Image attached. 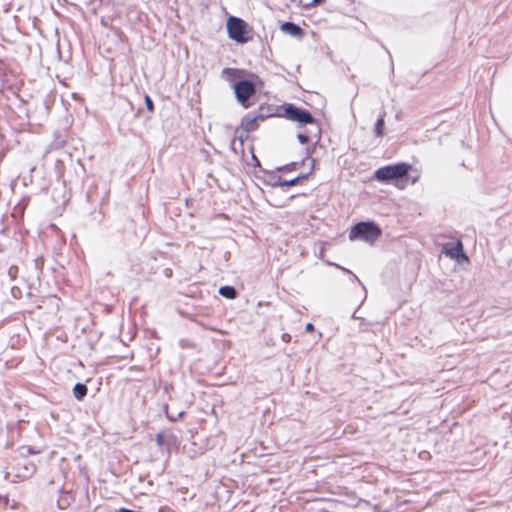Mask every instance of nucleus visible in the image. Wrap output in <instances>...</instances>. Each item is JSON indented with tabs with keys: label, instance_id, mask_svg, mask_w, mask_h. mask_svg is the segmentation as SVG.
I'll list each match as a JSON object with an SVG mask.
<instances>
[{
	"label": "nucleus",
	"instance_id": "f257e3e1",
	"mask_svg": "<svg viewBox=\"0 0 512 512\" xmlns=\"http://www.w3.org/2000/svg\"><path fill=\"white\" fill-rule=\"evenodd\" d=\"M411 168L410 164L404 162L386 165L375 171L374 178L380 182L402 179L407 176Z\"/></svg>",
	"mask_w": 512,
	"mask_h": 512
},
{
	"label": "nucleus",
	"instance_id": "f03ea898",
	"mask_svg": "<svg viewBox=\"0 0 512 512\" xmlns=\"http://www.w3.org/2000/svg\"><path fill=\"white\" fill-rule=\"evenodd\" d=\"M381 235L380 228L373 222H359L355 224L349 233L351 241L361 240L372 243Z\"/></svg>",
	"mask_w": 512,
	"mask_h": 512
},
{
	"label": "nucleus",
	"instance_id": "7ed1b4c3",
	"mask_svg": "<svg viewBox=\"0 0 512 512\" xmlns=\"http://www.w3.org/2000/svg\"><path fill=\"white\" fill-rule=\"evenodd\" d=\"M285 116L287 119L297 122L298 124L304 126V125H315L316 130L318 131V126L316 123V120L312 116V114L302 108L296 107L293 104H288L285 109Z\"/></svg>",
	"mask_w": 512,
	"mask_h": 512
},
{
	"label": "nucleus",
	"instance_id": "20e7f679",
	"mask_svg": "<svg viewBox=\"0 0 512 512\" xmlns=\"http://www.w3.org/2000/svg\"><path fill=\"white\" fill-rule=\"evenodd\" d=\"M246 26V23L242 19L230 16L227 20V30L229 37L239 43L246 42L248 39L245 36Z\"/></svg>",
	"mask_w": 512,
	"mask_h": 512
},
{
	"label": "nucleus",
	"instance_id": "39448f33",
	"mask_svg": "<svg viewBox=\"0 0 512 512\" xmlns=\"http://www.w3.org/2000/svg\"><path fill=\"white\" fill-rule=\"evenodd\" d=\"M234 92L237 101L245 108H248L249 98L255 94V85L249 80H240L234 85Z\"/></svg>",
	"mask_w": 512,
	"mask_h": 512
},
{
	"label": "nucleus",
	"instance_id": "423d86ee",
	"mask_svg": "<svg viewBox=\"0 0 512 512\" xmlns=\"http://www.w3.org/2000/svg\"><path fill=\"white\" fill-rule=\"evenodd\" d=\"M442 252L449 258L455 259L458 262L462 260H468L467 256L463 252V245L460 240L453 244H448L443 247Z\"/></svg>",
	"mask_w": 512,
	"mask_h": 512
},
{
	"label": "nucleus",
	"instance_id": "0eeeda50",
	"mask_svg": "<svg viewBox=\"0 0 512 512\" xmlns=\"http://www.w3.org/2000/svg\"><path fill=\"white\" fill-rule=\"evenodd\" d=\"M156 443L159 448H165L167 452H169L170 447L176 443V437L172 433L165 434L163 432H159L156 435Z\"/></svg>",
	"mask_w": 512,
	"mask_h": 512
},
{
	"label": "nucleus",
	"instance_id": "6e6552de",
	"mask_svg": "<svg viewBox=\"0 0 512 512\" xmlns=\"http://www.w3.org/2000/svg\"><path fill=\"white\" fill-rule=\"evenodd\" d=\"M281 31L289 34L293 37H301L303 34V31L301 27L293 22H284L281 27Z\"/></svg>",
	"mask_w": 512,
	"mask_h": 512
},
{
	"label": "nucleus",
	"instance_id": "1a4fd4ad",
	"mask_svg": "<svg viewBox=\"0 0 512 512\" xmlns=\"http://www.w3.org/2000/svg\"><path fill=\"white\" fill-rule=\"evenodd\" d=\"M88 388L83 383H76L73 387V395L78 400L81 401L87 395Z\"/></svg>",
	"mask_w": 512,
	"mask_h": 512
},
{
	"label": "nucleus",
	"instance_id": "9d476101",
	"mask_svg": "<svg viewBox=\"0 0 512 512\" xmlns=\"http://www.w3.org/2000/svg\"><path fill=\"white\" fill-rule=\"evenodd\" d=\"M258 119L263 120V116L258 115L255 117H246L243 119L242 125L247 131H252L256 128V122Z\"/></svg>",
	"mask_w": 512,
	"mask_h": 512
},
{
	"label": "nucleus",
	"instance_id": "9b49d317",
	"mask_svg": "<svg viewBox=\"0 0 512 512\" xmlns=\"http://www.w3.org/2000/svg\"><path fill=\"white\" fill-rule=\"evenodd\" d=\"M307 174H301L291 180H283V179H279L275 185L276 186H293V185H296L298 182H300L301 180H304L307 178Z\"/></svg>",
	"mask_w": 512,
	"mask_h": 512
},
{
	"label": "nucleus",
	"instance_id": "f8f14e48",
	"mask_svg": "<svg viewBox=\"0 0 512 512\" xmlns=\"http://www.w3.org/2000/svg\"><path fill=\"white\" fill-rule=\"evenodd\" d=\"M219 294L227 299H235L237 291L233 286H222L219 288Z\"/></svg>",
	"mask_w": 512,
	"mask_h": 512
},
{
	"label": "nucleus",
	"instance_id": "ddd939ff",
	"mask_svg": "<svg viewBox=\"0 0 512 512\" xmlns=\"http://www.w3.org/2000/svg\"><path fill=\"white\" fill-rule=\"evenodd\" d=\"M23 468V473L17 474L16 477L26 479L31 477L36 471V466L33 463L25 464Z\"/></svg>",
	"mask_w": 512,
	"mask_h": 512
},
{
	"label": "nucleus",
	"instance_id": "4468645a",
	"mask_svg": "<svg viewBox=\"0 0 512 512\" xmlns=\"http://www.w3.org/2000/svg\"><path fill=\"white\" fill-rule=\"evenodd\" d=\"M384 125V116L381 115L375 123L374 132L377 137H382L384 135Z\"/></svg>",
	"mask_w": 512,
	"mask_h": 512
},
{
	"label": "nucleus",
	"instance_id": "2eb2a0df",
	"mask_svg": "<svg viewBox=\"0 0 512 512\" xmlns=\"http://www.w3.org/2000/svg\"><path fill=\"white\" fill-rule=\"evenodd\" d=\"M69 499H72V496L70 493H65L61 498L58 500V505L61 509H64L67 505H69Z\"/></svg>",
	"mask_w": 512,
	"mask_h": 512
},
{
	"label": "nucleus",
	"instance_id": "dca6fc26",
	"mask_svg": "<svg viewBox=\"0 0 512 512\" xmlns=\"http://www.w3.org/2000/svg\"><path fill=\"white\" fill-rule=\"evenodd\" d=\"M222 73H223V75L227 76L228 79H230L237 73V70L233 69V68H225V69H223Z\"/></svg>",
	"mask_w": 512,
	"mask_h": 512
},
{
	"label": "nucleus",
	"instance_id": "f3484780",
	"mask_svg": "<svg viewBox=\"0 0 512 512\" xmlns=\"http://www.w3.org/2000/svg\"><path fill=\"white\" fill-rule=\"evenodd\" d=\"M145 105L150 112L154 110L153 101L148 95L145 96Z\"/></svg>",
	"mask_w": 512,
	"mask_h": 512
},
{
	"label": "nucleus",
	"instance_id": "a211bd4d",
	"mask_svg": "<svg viewBox=\"0 0 512 512\" xmlns=\"http://www.w3.org/2000/svg\"><path fill=\"white\" fill-rule=\"evenodd\" d=\"M184 414H185V412H184V411H181V412H179V413L177 414V416H174V415L169 414V412H168V411H166V415H167V417H168L170 420H172V421H177L178 419H181V418L183 417V415H184Z\"/></svg>",
	"mask_w": 512,
	"mask_h": 512
},
{
	"label": "nucleus",
	"instance_id": "6ab92c4d",
	"mask_svg": "<svg viewBox=\"0 0 512 512\" xmlns=\"http://www.w3.org/2000/svg\"><path fill=\"white\" fill-rule=\"evenodd\" d=\"M297 138H298V140H299V142H300L301 144H305V143H307V142H308V140H309L308 135H307V134H303V133H299V134L297 135Z\"/></svg>",
	"mask_w": 512,
	"mask_h": 512
},
{
	"label": "nucleus",
	"instance_id": "aec40b11",
	"mask_svg": "<svg viewBox=\"0 0 512 512\" xmlns=\"http://www.w3.org/2000/svg\"><path fill=\"white\" fill-rule=\"evenodd\" d=\"M203 327H204L205 329L213 330V331L219 332V333H221V334H223V333H224V330H223V329L218 328V327H215V326H211V325H208V324H203Z\"/></svg>",
	"mask_w": 512,
	"mask_h": 512
},
{
	"label": "nucleus",
	"instance_id": "412c9836",
	"mask_svg": "<svg viewBox=\"0 0 512 512\" xmlns=\"http://www.w3.org/2000/svg\"><path fill=\"white\" fill-rule=\"evenodd\" d=\"M325 0H312L311 2L309 3H306V4H303V7L305 8H309V7H312V6H315V5H318L322 2H324Z\"/></svg>",
	"mask_w": 512,
	"mask_h": 512
},
{
	"label": "nucleus",
	"instance_id": "4be33fe9",
	"mask_svg": "<svg viewBox=\"0 0 512 512\" xmlns=\"http://www.w3.org/2000/svg\"><path fill=\"white\" fill-rule=\"evenodd\" d=\"M305 330H306L307 332H311V331H313V330H314V326H313L312 322H307V325H306Z\"/></svg>",
	"mask_w": 512,
	"mask_h": 512
},
{
	"label": "nucleus",
	"instance_id": "5701e85b",
	"mask_svg": "<svg viewBox=\"0 0 512 512\" xmlns=\"http://www.w3.org/2000/svg\"><path fill=\"white\" fill-rule=\"evenodd\" d=\"M352 319L353 320H363L362 317L360 316H357V311H354L353 315H352Z\"/></svg>",
	"mask_w": 512,
	"mask_h": 512
},
{
	"label": "nucleus",
	"instance_id": "b1692460",
	"mask_svg": "<svg viewBox=\"0 0 512 512\" xmlns=\"http://www.w3.org/2000/svg\"><path fill=\"white\" fill-rule=\"evenodd\" d=\"M128 324V328H132L135 324V322H132V321H129V322H126Z\"/></svg>",
	"mask_w": 512,
	"mask_h": 512
},
{
	"label": "nucleus",
	"instance_id": "393cba45",
	"mask_svg": "<svg viewBox=\"0 0 512 512\" xmlns=\"http://www.w3.org/2000/svg\"><path fill=\"white\" fill-rule=\"evenodd\" d=\"M280 170H283V171L291 170V167H290V165H287V166L282 167Z\"/></svg>",
	"mask_w": 512,
	"mask_h": 512
},
{
	"label": "nucleus",
	"instance_id": "a878e982",
	"mask_svg": "<svg viewBox=\"0 0 512 512\" xmlns=\"http://www.w3.org/2000/svg\"><path fill=\"white\" fill-rule=\"evenodd\" d=\"M292 2H297L299 5L303 6L302 0H291Z\"/></svg>",
	"mask_w": 512,
	"mask_h": 512
},
{
	"label": "nucleus",
	"instance_id": "bb28decb",
	"mask_svg": "<svg viewBox=\"0 0 512 512\" xmlns=\"http://www.w3.org/2000/svg\"><path fill=\"white\" fill-rule=\"evenodd\" d=\"M28 452H29L30 454H35V453H37V452H36V451H34L32 448H29V449H28Z\"/></svg>",
	"mask_w": 512,
	"mask_h": 512
},
{
	"label": "nucleus",
	"instance_id": "cd10ccee",
	"mask_svg": "<svg viewBox=\"0 0 512 512\" xmlns=\"http://www.w3.org/2000/svg\"><path fill=\"white\" fill-rule=\"evenodd\" d=\"M465 324H466V322H464V321H461V322H460L461 329H463V328H464Z\"/></svg>",
	"mask_w": 512,
	"mask_h": 512
},
{
	"label": "nucleus",
	"instance_id": "c85d7f7f",
	"mask_svg": "<svg viewBox=\"0 0 512 512\" xmlns=\"http://www.w3.org/2000/svg\"><path fill=\"white\" fill-rule=\"evenodd\" d=\"M352 278H353L354 280H356V281H359V280H358V278H357V276H356L355 274H352Z\"/></svg>",
	"mask_w": 512,
	"mask_h": 512
},
{
	"label": "nucleus",
	"instance_id": "c756f323",
	"mask_svg": "<svg viewBox=\"0 0 512 512\" xmlns=\"http://www.w3.org/2000/svg\"><path fill=\"white\" fill-rule=\"evenodd\" d=\"M464 340H465V341H466V340H472V337L467 336Z\"/></svg>",
	"mask_w": 512,
	"mask_h": 512
},
{
	"label": "nucleus",
	"instance_id": "7c9ffc66",
	"mask_svg": "<svg viewBox=\"0 0 512 512\" xmlns=\"http://www.w3.org/2000/svg\"><path fill=\"white\" fill-rule=\"evenodd\" d=\"M342 269H343L344 271H346L347 273H351V272L349 271V269H345V268H342Z\"/></svg>",
	"mask_w": 512,
	"mask_h": 512
},
{
	"label": "nucleus",
	"instance_id": "2f4dec72",
	"mask_svg": "<svg viewBox=\"0 0 512 512\" xmlns=\"http://www.w3.org/2000/svg\"><path fill=\"white\" fill-rule=\"evenodd\" d=\"M318 512H328V511H326V510L322 509V510H319Z\"/></svg>",
	"mask_w": 512,
	"mask_h": 512
}]
</instances>
